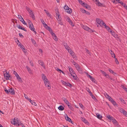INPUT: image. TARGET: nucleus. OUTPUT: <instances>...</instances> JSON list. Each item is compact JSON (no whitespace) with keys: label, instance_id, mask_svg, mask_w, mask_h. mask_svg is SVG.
I'll use <instances>...</instances> for the list:
<instances>
[{"label":"nucleus","instance_id":"1","mask_svg":"<svg viewBox=\"0 0 127 127\" xmlns=\"http://www.w3.org/2000/svg\"><path fill=\"white\" fill-rule=\"evenodd\" d=\"M41 77L45 86L48 87V89H50L51 87L50 82L46 76L44 74H41Z\"/></svg>","mask_w":127,"mask_h":127},{"label":"nucleus","instance_id":"2","mask_svg":"<svg viewBox=\"0 0 127 127\" xmlns=\"http://www.w3.org/2000/svg\"><path fill=\"white\" fill-rule=\"evenodd\" d=\"M68 68L70 72V74L69 75L70 77H72L73 78L74 80L76 79V75L75 73V72L70 67H69Z\"/></svg>","mask_w":127,"mask_h":127},{"label":"nucleus","instance_id":"3","mask_svg":"<svg viewBox=\"0 0 127 127\" xmlns=\"http://www.w3.org/2000/svg\"><path fill=\"white\" fill-rule=\"evenodd\" d=\"M11 123L14 125L17 126H20V121L17 118H14L13 119H11Z\"/></svg>","mask_w":127,"mask_h":127},{"label":"nucleus","instance_id":"4","mask_svg":"<svg viewBox=\"0 0 127 127\" xmlns=\"http://www.w3.org/2000/svg\"><path fill=\"white\" fill-rule=\"evenodd\" d=\"M26 8L27 10L29 13V14L30 15V16L33 19L35 20V17L32 11L29 8L27 7H26Z\"/></svg>","mask_w":127,"mask_h":127},{"label":"nucleus","instance_id":"5","mask_svg":"<svg viewBox=\"0 0 127 127\" xmlns=\"http://www.w3.org/2000/svg\"><path fill=\"white\" fill-rule=\"evenodd\" d=\"M64 9L65 10V11L68 13L70 14L72 13V10L66 4L64 6Z\"/></svg>","mask_w":127,"mask_h":127},{"label":"nucleus","instance_id":"6","mask_svg":"<svg viewBox=\"0 0 127 127\" xmlns=\"http://www.w3.org/2000/svg\"><path fill=\"white\" fill-rule=\"evenodd\" d=\"M81 26L82 28L84 29L85 30H86L90 32H93L92 30L87 26H86L84 25L83 24H82Z\"/></svg>","mask_w":127,"mask_h":127},{"label":"nucleus","instance_id":"7","mask_svg":"<svg viewBox=\"0 0 127 127\" xmlns=\"http://www.w3.org/2000/svg\"><path fill=\"white\" fill-rule=\"evenodd\" d=\"M4 77L6 80H10V74H9L7 72L4 74Z\"/></svg>","mask_w":127,"mask_h":127},{"label":"nucleus","instance_id":"8","mask_svg":"<svg viewBox=\"0 0 127 127\" xmlns=\"http://www.w3.org/2000/svg\"><path fill=\"white\" fill-rule=\"evenodd\" d=\"M61 82L63 85L65 86H68L70 87H71L72 86V85L68 82H66L63 80H61Z\"/></svg>","mask_w":127,"mask_h":127},{"label":"nucleus","instance_id":"9","mask_svg":"<svg viewBox=\"0 0 127 127\" xmlns=\"http://www.w3.org/2000/svg\"><path fill=\"white\" fill-rule=\"evenodd\" d=\"M119 110L121 113H123L124 115L127 117V112L126 111L121 108H119Z\"/></svg>","mask_w":127,"mask_h":127},{"label":"nucleus","instance_id":"10","mask_svg":"<svg viewBox=\"0 0 127 127\" xmlns=\"http://www.w3.org/2000/svg\"><path fill=\"white\" fill-rule=\"evenodd\" d=\"M30 29L32 31H33L35 33V34H36V32L34 31V27L33 26L32 24L30 25L29 26Z\"/></svg>","mask_w":127,"mask_h":127},{"label":"nucleus","instance_id":"11","mask_svg":"<svg viewBox=\"0 0 127 127\" xmlns=\"http://www.w3.org/2000/svg\"><path fill=\"white\" fill-rule=\"evenodd\" d=\"M10 93L11 94L13 95L15 94V92L13 89L11 88L8 90V93Z\"/></svg>","mask_w":127,"mask_h":127},{"label":"nucleus","instance_id":"12","mask_svg":"<svg viewBox=\"0 0 127 127\" xmlns=\"http://www.w3.org/2000/svg\"><path fill=\"white\" fill-rule=\"evenodd\" d=\"M65 20L68 21L69 23L71 24V25L72 26H74V25H72V21L70 19L69 17L67 16H66L65 17Z\"/></svg>","mask_w":127,"mask_h":127},{"label":"nucleus","instance_id":"13","mask_svg":"<svg viewBox=\"0 0 127 127\" xmlns=\"http://www.w3.org/2000/svg\"><path fill=\"white\" fill-rule=\"evenodd\" d=\"M39 63L44 68H45V66L43 62L41 60L38 61Z\"/></svg>","mask_w":127,"mask_h":127},{"label":"nucleus","instance_id":"14","mask_svg":"<svg viewBox=\"0 0 127 127\" xmlns=\"http://www.w3.org/2000/svg\"><path fill=\"white\" fill-rule=\"evenodd\" d=\"M62 100L64 101V103H66L67 105L68 104H70V103L69 101L65 98L64 97L63 98Z\"/></svg>","mask_w":127,"mask_h":127},{"label":"nucleus","instance_id":"15","mask_svg":"<svg viewBox=\"0 0 127 127\" xmlns=\"http://www.w3.org/2000/svg\"><path fill=\"white\" fill-rule=\"evenodd\" d=\"M112 120L113 123V124H115V125H116V126L118 127H119V125L118 124V122L115 119H113Z\"/></svg>","mask_w":127,"mask_h":127},{"label":"nucleus","instance_id":"16","mask_svg":"<svg viewBox=\"0 0 127 127\" xmlns=\"http://www.w3.org/2000/svg\"><path fill=\"white\" fill-rule=\"evenodd\" d=\"M119 3H120L121 5L123 6L127 10V6L126 5L125 3H124L122 1H120V2H119Z\"/></svg>","mask_w":127,"mask_h":127},{"label":"nucleus","instance_id":"17","mask_svg":"<svg viewBox=\"0 0 127 127\" xmlns=\"http://www.w3.org/2000/svg\"><path fill=\"white\" fill-rule=\"evenodd\" d=\"M56 16L57 20H61V18L60 17V15L59 14L58 12L56 13Z\"/></svg>","mask_w":127,"mask_h":127},{"label":"nucleus","instance_id":"18","mask_svg":"<svg viewBox=\"0 0 127 127\" xmlns=\"http://www.w3.org/2000/svg\"><path fill=\"white\" fill-rule=\"evenodd\" d=\"M26 67L30 74H32V71L31 69L28 66H26Z\"/></svg>","mask_w":127,"mask_h":127},{"label":"nucleus","instance_id":"19","mask_svg":"<svg viewBox=\"0 0 127 127\" xmlns=\"http://www.w3.org/2000/svg\"><path fill=\"white\" fill-rule=\"evenodd\" d=\"M76 69L80 73H82L83 72L82 69L80 66L78 67V68H77Z\"/></svg>","mask_w":127,"mask_h":127},{"label":"nucleus","instance_id":"20","mask_svg":"<svg viewBox=\"0 0 127 127\" xmlns=\"http://www.w3.org/2000/svg\"><path fill=\"white\" fill-rule=\"evenodd\" d=\"M43 26L47 30H49V31H50V30H51V28L49 27L46 24L43 25Z\"/></svg>","mask_w":127,"mask_h":127},{"label":"nucleus","instance_id":"21","mask_svg":"<svg viewBox=\"0 0 127 127\" xmlns=\"http://www.w3.org/2000/svg\"><path fill=\"white\" fill-rule=\"evenodd\" d=\"M96 117L99 119H101L102 118V116L98 113H96Z\"/></svg>","mask_w":127,"mask_h":127},{"label":"nucleus","instance_id":"22","mask_svg":"<svg viewBox=\"0 0 127 127\" xmlns=\"http://www.w3.org/2000/svg\"><path fill=\"white\" fill-rule=\"evenodd\" d=\"M16 77L18 81L21 82L22 81V80L21 78L19 76L18 74L17 75V76H16Z\"/></svg>","mask_w":127,"mask_h":127},{"label":"nucleus","instance_id":"23","mask_svg":"<svg viewBox=\"0 0 127 127\" xmlns=\"http://www.w3.org/2000/svg\"><path fill=\"white\" fill-rule=\"evenodd\" d=\"M58 109L61 111H63L64 109V108L62 105H60L59 107H58Z\"/></svg>","mask_w":127,"mask_h":127},{"label":"nucleus","instance_id":"24","mask_svg":"<svg viewBox=\"0 0 127 127\" xmlns=\"http://www.w3.org/2000/svg\"><path fill=\"white\" fill-rule=\"evenodd\" d=\"M104 95L108 99L111 98L110 96H109L106 93H104Z\"/></svg>","mask_w":127,"mask_h":127},{"label":"nucleus","instance_id":"25","mask_svg":"<svg viewBox=\"0 0 127 127\" xmlns=\"http://www.w3.org/2000/svg\"><path fill=\"white\" fill-rule=\"evenodd\" d=\"M96 20L98 24H99L100 25V24H101V21H102L98 18L96 19Z\"/></svg>","mask_w":127,"mask_h":127},{"label":"nucleus","instance_id":"26","mask_svg":"<svg viewBox=\"0 0 127 127\" xmlns=\"http://www.w3.org/2000/svg\"><path fill=\"white\" fill-rule=\"evenodd\" d=\"M95 1L96 2L95 3L97 5L100 6L102 5L98 1V0Z\"/></svg>","mask_w":127,"mask_h":127},{"label":"nucleus","instance_id":"27","mask_svg":"<svg viewBox=\"0 0 127 127\" xmlns=\"http://www.w3.org/2000/svg\"><path fill=\"white\" fill-rule=\"evenodd\" d=\"M17 17L21 21H23V19L21 16L19 15H18Z\"/></svg>","mask_w":127,"mask_h":127},{"label":"nucleus","instance_id":"28","mask_svg":"<svg viewBox=\"0 0 127 127\" xmlns=\"http://www.w3.org/2000/svg\"><path fill=\"white\" fill-rule=\"evenodd\" d=\"M67 116L66 117H65V119L67 121H69V122H71L72 123V121H71V119L70 118H69L68 116H67Z\"/></svg>","mask_w":127,"mask_h":127},{"label":"nucleus","instance_id":"29","mask_svg":"<svg viewBox=\"0 0 127 127\" xmlns=\"http://www.w3.org/2000/svg\"><path fill=\"white\" fill-rule=\"evenodd\" d=\"M64 47L68 51V52H70V50L71 49L68 45H67Z\"/></svg>","mask_w":127,"mask_h":127},{"label":"nucleus","instance_id":"30","mask_svg":"<svg viewBox=\"0 0 127 127\" xmlns=\"http://www.w3.org/2000/svg\"><path fill=\"white\" fill-rule=\"evenodd\" d=\"M21 48L25 53H26L27 51L25 50V47L24 46H23V45H22V46Z\"/></svg>","mask_w":127,"mask_h":127},{"label":"nucleus","instance_id":"31","mask_svg":"<svg viewBox=\"0 0 127 127\" xmlns=\"http://www.w3.org/2000/svg\"><path fill=\"white\" fill-rule=\"evenodd\" d=\"M82 5L83 6H84L86 7V8H88L89 7V5L86 3H82Z\"/></svg>","mask_w":127,"mask_h":127},{"label":"nucleus","instance_id":"32","mask_svg":"<svg viewBox=\"0 0 127 127\" xmlns=\"http://www.w3.org/2000/svg\"><path fill=\"white\" fill-rule=\"evenodd\" d=\"M106 117L107 118H108V119L111 120H112L113 119V117L109 115L107 116Z\"/></svg>","mask_w":127,"mask_h":127},{"label":"nucleus","instance_id":"33","mask_svg":"<svg viewBox=\"0 0 127 127\" xmlns=\"http://www.w3.org/2000/svg\"><path fill=\"white\" fill-rule=\"evenodd\" d=\"M112 1L114 3H116L117 2H118L119 3V2H120V0H112Z\"/></svg>","mask_w":127,"mask_h":127},{"label":"nucleus","instance_id":"34","mask_svg":"<svg viewBox=\"0 0 127 127\" xmlns=\"http://www.w3.org/2000/svg\"><path fill=\"white\" fill-rule=\"evenodd\" d=\"M68 52L70 53V54L72 56H73L74 55V53L71 50V49H70V52Z\"/></svg>","mask_w":127,"mask_h":127},{"label":"nucleus","instance_id":"35","mask_svg":"<svg viewBox=\"0 0 127 127\" xmlns=\"http://www.w3.org/2000/svg\"><path fill=\"white\" fill-rule=\"evenodd\" d=\"M81 119H82V120L86 124L87 123V120H85V119L83 118L82 117H81Z\"/></svg>","mask_w":127,"mask_h":127},{"label":"nucleus","instance_id":"36","mask_svg":"<svg viewBox=\"0 0 127 127\" xmlns=\"http://www.w3.org/2000/svg\"><path fill=\"white\" fill-rule=\"evenodd\" d=\"M105 28L109 32H112V31H110V29L109 27L106 26L105 27Z\"/></svg>","mask_w":127,"mask_h":127},{"label":"nucleus","instance_id":"37","mask_svg":"<svg viewBox=\"0 0 127 127\" xmlns=\"http://www.w3.org/2000/svg\"><path fill=\"white\" fill-rule=\"evenodd\" d=\"M50 31L51 34L52 36L53 37H54L56 35L55 34L52 32L51 30H50V31Z\"/></svg>","mask_w":127,"mask_h":127},{"label":"nucleus","instance_id":"38","mask_svg":"<svg viewBox=\"0 0 127 127\" xmlns=\"http://www.w3.org/2000/svg\"><path fill=\"white\" fill-rule=\"evenodd\" d=\"M101 24H100V25H103L105 27L106 26V24L103 22V21H101Z\"/></svg>","mask_w":127,"mask_h":127},{"label":"nucleus","instance_id":"39","mask_svg":"<svg viewBox=\"0 0 127 127\" xmlns=\"http://www.w3.org/2000/svg\"><path fill=\"white\" fill-rule=\"evenodd\" d=\"M68 108L70 109L71 110H72L73 109V107L71 105H70V104H68L67 105Z\"/></svg>","mask_w":127,"mask_h":127},{"label":"nucleus","instance_id":"40","mask_svg":"<svg viewBox=\"0 0 127 127\" xmlns=\"http://www.w3.org/2000/svg\"><path fill=\"white\" fill-rule=\"evenodd\" d=\"M57 20L58 21V23L60 24L61 25H63V23L61 20Z\"/></svg>","mask_w":127,"mask_h":127},{"label":"nucleus","instance_id":"41","mask_svg":"<svg viewBox=\"0 0 127 127\" xmlns=\"http://www.w3.org/2000/svg\"><path fill=\"white\" fill-rule=\"evenodd\" d=\"M31 40L33 44H36L35 41L32 38H31Z\"/></svg>","mask_w":127,"mask_h":127},{"label":"nucleus","instance_id":"42","mask_svg":"<svg viewBox=\"0 0 127 127\" xmlns=\"http://www.w3.org/2000/svg\"><path fill=\"white\" fill-rule=\"evenodd\" d=\"M122 87L123 88L124 90H125L127 93V88L123 85L122 86Z\"/></svg>","mask_w":127,"mask_h":127},{"label":"nucleus","instance_id":"43","mask_svg":"<svg viewBox=\"0 0 127 127\" xmlns=\"http://www.w3.org/2000/svg\"><path fill=\"white\" fill-rule=\"evenodd\" d=\"M46 13L48 16L51 17V15L48 11L47 12H46Z\"/></svg>","mask_w":127,"mask_h":127},{"label":"nucleus","instance_id":"44","mask_svg":"<svg viewBox=\"0 0 127 127\" xmlns=\"http://www.w3.org/2000/svg\"><path fill=\"white\" fill-rule=\"evenodd\" d=\"M80 11L82 12L85 13L86 12V10L83 8H81L80 9Z\"/></svg>","mask_w":127,"mask_h":127},{"label":"nucleus","instance_id":"45","mask_svg":"<svg viewBox=\"0 0 127 127\" xmlns=\"http://www.w3.org/2000/svg\"><path fill=\"white\" fill-rule=\"evenodd\" d=\"M91 80L93 82H95V79L93 78L92 76L91 77V78H90Z\"/></svg>","mask_w":127,"mask_h":127},{"label":"nucleus","instance_id":"46","mask_svg":"<svg viewBox=\"0 0 127 127\" xmlns=\"http://www.w3.org/2000/svg\"><path fill=\"white\" fill-rule=\"evenodd\" d=\"M54 39V40L56 41H58V38L56 35L54 37H53Z\"/></svg>","mask_w":127,"mask_h":127},{"label":"nucleus","instance_id":"47","mask_svg":"<svg viewBox=\"0 0 127 127\" xmlns=\"http://www.w3.org/2000/svg\"><path fill=\"white\" fill-rule=\"evenodd\" d=\"M32 104L34 105L35 106H36L37 105V104L34 101H32V102L31 103Z\"/></svg>","mask_w":127,"mask_h":127},{"label":"nucleus","instance_id":"48","mask_svg":"<svg viewBox=\"0 0 127 127\" xmlns=\"http://www.w3.org/2000/svg\"><path fill=\"white\" fill-rule=\"evenodd\" d=\"M79 105L81 107L82 109H84V107L83 106V105H82V104H81V103H79Z\"/></svg>","mask_w":127,"mask_h":127},{"label":"nucleus","instance_id":"49","mask_svg":"<svg viewBox=\"0 0 127 127\" xmlns=\"http://www.w3.org/2000/svg\"><path fill=\"white\" fill-rule=\"evenodd\" d=\"M40 21H41V22L42 23V24L43 25L46 24L45 23V22L44 21V20H43V19H40Z\"/></svg>","mask_w":127,"mask_h":127},{"label":"nucleus","instance_id":"50","mask_svg":"<svg viewBox=\"0 0 127 127\" xmlns=\"http://www.w3.org/2000/svg\"><path fill=\"white\" fill-rule=\"evenodd\" d=\"M75 66L76 68V69L77 68H78V67H79L78 64H75Z\"/></svg>","mask_w":127,"mask_h":127},{"label":"nucleus","instance_id":"51","mask_svg":"<svg viewBox=\"0 0 127 127\" xmlns=\"http://www.w3.org/2000/svg\"><path fill=\"white\" fill-rule=\"evenodd\" d=\"M87 91L88 92L90 93V95L92 94V92L90 91V89H88L87 90Z\"/></svg>","mask_w":127,"mask_h":127},{"label":"nucleus","instance_id":"52","mask_svg":"<svg viewBox=\"0 0 127 127\" xmlns=\"http://www.w3.org/2000/svg\"><path fill=\"white\" fill-rule=\"evenodd\" d=\"M28 23L29 25H31V24H32L31 21L30 20H28Z\"/></svg>","mask_w":127,"mask_h":127},{"label":"nucleus","instance_id":"53","mask_svg":"<svg viewBox=\"0 0 127 127\" xmlns=\"http://www.w3.org/2000/svg\"><path fill=\"white\" fill-rule=\"evenodd\" d=\"M115 62H116V64H119V62L118 61L117 59L116 58H115Z\"/></svg>","mask_w":127,"mask_h":127},{"label":"nucleus","instance_id":"54","mask_svg":"<svg viewBox=\"0 0 127 127\" xmlns=\"http://www.w3.org/2000/svg\"><path fill=\"white\" fill-rule=\"evenodd\" d=\"M101 73H102V74L104 75L105 76L106 75V73L104 71L102 70H101Z\"/></svg>","mask_w":127,"mask_h":127},{"label":"nucleus","instance_id":"55","mask_svg":"<svg viewBox=\"0 0 127 127\" xmlns=\"http://www.w3.org/2000/svg\"><path fill=\"white\" fill-rule=\"evenodd\" d=\"M112 103L114 106H115L117 105L116 102L114 101H113Z\"/></svg>","mask_w":127,"mask_h":127},{"label":"nucleus","instance_id":"56","mask_svg":"<svg viewBox=\"0 0 127 127\" xmlns=\"http://www.w3.org/2000/svg\"><path fill=\"white\" fill-rule=\"evenodd\" d=\"M17 27L19 29H21V28H22V27L20 25H17Z\"/></svg>","mask_w":127,"mask_h":127},{"label":"nucleus","instance_id":"57","mask_svg":"<svg viewBox=\"0 0 127 127\" xmlns=\"http://www.w3.org/2000/svg\"><path fill=\"white\" fill-rule=\"evenodd\" d=\"M111 102H112L113 101H114L113 99L111 97L110 98H109L108 99Z\"/></svg>","mask_w":127,"mask_h":127},{"label":"nucleus","instance_id":"58","mask_svg":"<svg viewBox=\"0 0 127 127\" xmlns=\"http://www.w3.org/2000/svg\"><path fill=\"white\" fill-rule=\"evenodd\" d=\"M17 44L19 46L20 48H21L22 46L21 45V44L20 42H19V43H17Z\"/></svg>","mask_w":127,"mask_h":127},{"label":"nucleus","instance_id":"59","mask_svg":"<svg viewBox=\"0 0 127 127\" xmlns=\"http://www.w3.org/2000/svg\"><path fill=\"white\" fill-rule=\"evenodd\" d=\"M108 70L110 73H113L114 72L112 70L110 69H108Z\"/></svg>","mask_w":127,"mask_h":127},{"label":"nucleus","instance_id":"60","mask_svg":"<svg viewBox=\"0 0 127 127\" xmlns=\"http://www.w3.org/2000/svg\"><path fill=\"white\" fill-rule=\"evenodd\" d=\"M24 97L25 98H26L27 100H28L29 98L26 95L24 94Z\"/></svg>","mask_w":127,"mask_h":127},{"label":"nucleus","instance_id":"61","mask_svg":"<svg viewBox=\"0 0 127 127\" xmlns=\"http://www.w3.org/2000/svg\"><path fill=\"white\" fill-rule=\"evenodd\" d=\"M13 73L14 74V75H15V76L18 75V73H17V72L14 71L13 72Z\"/></svg>","mask_w":127,"mask_h":127},{"label":"nucleus","instance_id":"62","mask_svg":"<svg viewBox=\"0 0 127 127\" xmlns=\"http://www.w3.org/2000/svg\"><path fill=\"white\" fill-rule=\"evenodd\" d=\"M30 64L32 66H34L33 64V62L32 61H30Z\"/></svg>","mask_w":127,"mask_h":127},{"label":"nucleus","instance_id":"63","mask_svg":"<svg viewBox=\"0 0 127 127\" xmlns=\"http://www.w3.org/2000/svg\"><path fill=\"white\" fill-rule=\"evenodd\" d=\"M20 125H21L22 127H25V126H24V124H23V123H21V122H20Z\"/></svg>","mask_w":127,"mask_h":127},{"label":"nucleus","instance_id":"64","mask_svg":"<svg viewBox=\"0 0 127 127\" xmlns=\"http://www.w3.org/2000/svg\"><path fill=\"white\" fill-rule=\"evenodd\" d=\"M92 97V98L94 99H95V96L93 95L92 94L90 95Z\"/></svg>","mask_w":127,"mask_h":127}]
</instances>
